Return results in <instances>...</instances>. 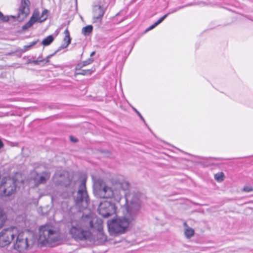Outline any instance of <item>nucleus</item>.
<instances>
[{
    "label": "nucleus",
    "instance_id": "obj_1",
    "mask_svg": "<svg viewBox=\"0 0 253 253\" xmlns=\"http://www.w3.org/2000/svg\"><path fill=\"white\" fill-rule=\"evenodd\" d=\"M125 196L127 204L125 217L114 219L108 223L109 231L114 233H125L129 223L136 217L141 208L139 192L129 191L125 193Z\"/></svg>",
    "mask_w": 253,
    "mask_h": 253
},
{
    "label": "nucleus",
    "instance_id": "obj_2",
    "mask_svg": "<svg viewBox=\"0 0 253 253\" xmlns=\"http://www.w3.org/2000/svg\"><path fill=\"white\" fill-rule=\"evenodd\" d=\"M130 184L128 181H119L111 187L106 185L101 186L98 191V195L100 198H112L116 202H119L123 197V192L128 190Z\"/></svg>",
    "mask_w": 253,
    "mask_h": 253
},
{
    "label": "nucleus",
    "instance_id": "obj_3",
    "mask_svg": "<svg viewBox=\"0 0 253 253\" xmlns=\"http://www.w3.org/2000/svg\"><path fill=\"white\" fill-rule=\"evenodd\" d=\"M15 236L16 239L14 242V248L20 252L24 251L33 245L32 235L28 231L20 232Z\"/></svg>",
    "mask_w": 253,
    "mask_h": 253
},
{
    "label": "nucleus",
    "instance_id": "obj_4",
    "mask_svg": "<svg viewBox=\"0 0 253 253\" xmlns=\"http://www.w3.org/2000/svg\"><path fill=\"white\" fill-rule=\"evenodd\" d=\"M58 240L57 233L49 225L42 226L39 229V241L42 244L54 243Z\"/></svg>",
    "mask_w": 253,
    "mask_h": 253
},
{
    "label": "nucleus",
    "instance_id": "obj_5",
    "mask_svg": "<svg viewBox=\"0 0 253 253\" xmlns=\"http://www.w3.org/2000/svg\"><path fill=\"white\" fill-rule=\"evenodd\" d=\"M76 206L80 208H86L89 204V198L86 190V180L81 181L77 191V195L74 197Z\"/></svg>",
    "mask_w": 253,
    "mask_h": 253
},
{
    "label": "nucleus",
    "instance_id": "obj_6",
    "mask_svg": "<svg viewBox=\"0 0 253 253\" xmlns=\"http://www.w3.org/2000/svg\"><path fill=\"white\" fill-rule=\"evenodd\" d=\"M70 234L76 240H90L92 236L90 231L79 225L72 226L70 230Z\"/></svg>",
    "mask_w": 253,
    "mask_h": 253
},
{
    "label": "nucleus",
    "instance_id": "obj_7",
    "mask_svg": "<svg viewBox=\"0 0 253 253\" xmlns=\"http://www.w3.org/2000/svg\"><path fill=\"white\" fill-rule=\"evenodd\" d=\"M48 10L44 9L41 16H40V11L38 9H35L30 19V20L22 26V30H25L32 27L34 24L38 22L42 23L45 21L48 17Z\"/></svg>",
    "mask_w": 253,
    "mask_h": 253
},
{
    "label": "nucleus",
    "instance_id": "obj_8",
    "mask_svg": "<svg viewBox=\"0 0 253 253\" xmlns=\"http://www.w3.org/2000/svg\"><path fill=\"white\" fill-rule=\"evenodd\" d=\"M17 233L16 227H10L2 230L0 232V246L5 247L10 244Z\"/></svg>",
    "mask_w": 253,
    "mask_h": 253
},
{
    "label": "nucleus",
    "instance_id": "obj_9",
    "mask_svg": "<svg viewBox=\"0 0 253 253\" xmlns=\"http://www.w3.org/2000/svg\"><path fill=\"white\" fill-rule=\"evenodd\" d=\"M97 211L102 216L108 217L116 213V207L114 203L105 201L100 203Z\"/></svg>",
    "mask_w": 253,
    "mask_h": 253
},
{
    "label": "nucleus",
    "instance_id": "obj_10",
    "mask_svg": "<svg viewBox=\"0 0 253 253\" xmlns=\"http://www.w3.org/2000/svg\"><path fill=\"white\" fill-rule=\"evenodd\" d=\"M2 196L9 197L13 194L16 191V183L13 180L10 179L5 182H4L3 179L0 188H2Z\"/></svg>",
    "mask_w": 253,
    "mask_h": 253
},
{
    "label": "nucleus",
    "instance_id": "obj_11",
    "mask_svg": "<svg viewBox=\"0 0 253 253\" xmlns=\"http://www.w3.org/2000/svg\"><path fill=\"white\" fill-rule=\"evenodd\" d=\"M30 1L29 0H21L18 8L17 16V20L21 21L27 17L30 13Z\"/></svg>",
    "mask_w": 253,
    "mask_h": 253
},
{
    "label": "nucleus",
    "instance_id": "obj_12",
    "mask_svg": "<svg viewBox=\"0 0 253 253\" xmlns=\"http://www.w3.org/2000/svg\"><path fill=\"white\" fill-rule=\"evenodd\" d=\"M106 6L101 4V2L93 7V22H99L102 21L103 16L106 10Z\"/></svg>",
    "mask_w": 253,
    "mask_h": 253
},
{
    "label": "nucleus",
    "instance_id": "obj_13",
    "mask_svg": "<svg viewBox=\"0 0 253 253\" xmlns=\"http://www.w3.org/2000/svg\"><path fill=\"white\" fill-rule=\"evenodd\" d=\"M94 221V218H93L90 214L83 215L81 222L80 225L86 230L89 231L90 227H92V223Z\"/></svg>",
    "mask_w": 253,
    "mask_h": 253
},
{
    "label": "nucleus",
    "instance_id": "obj_14",
    "mask_svg": "<svg viewBox=\"0 0 253 253\" xmlns=\"http://www.w3.org/2000/svg\"><path fill=\"white\" fill-rule=\"evenodd\" d=\"M65 37L63 39L64 42V43L62 44L53 53L50 54L47 56V58L51 57L54 56L57 52L61 50V49L66 48L69 44L71 43V38L70 36V33L68 30L67 29L64 31Z\"/></svg>",
    "mask_w": 253,
    "mask_h": 253
},
{
    "label": "nucleus",
    "instance_id": "obj_15",
    "mask_svg": "<svg viewBox=\"0 0 253 253\" xmlns=\"http://www.w3.org/2000/svg\"><path fill=\"white\" fill-rule=\"evenodd\" d=\"M98 231L100 232L102 230V221L100 219L94 218V221L92 223V227H90L89 230Z\"/></svg>",
    "mask_w": 253,
    "mask_h": 253
},
{
    "label": "nucleus",
    "instance_id": "obj_16",
    "mask_svg": "<svg viewBox=\"0 0 253 253\" xmlns=\"http://www.w3.org/2000/svg\"><path fill=\"white\" fill-rule=\"evenodd\" d=\"M74 192L75 189L66 187L65 189L61 193L60 196L63 199H68L72 196Z\"/></svg>",
    "mask_w": 253,
    "mask_h": 253
},
{
    "label": "nucleus",
    "instance_id": "obj_17",
    "mask_svg": "<svg viewBox=\"0 0 253 253\" xmlns=\"http://www.w3.org/2000/svg\"><path fill=\"white\" fill-rule=\"evenodd\" d=\"M50 176V174L49 172L46 171H43L37 180L36 182L38 184H44L49 179Z\"/></svg>",
    "mask_w": 253,
    "mask_h": 253
},
{
    "label": "nucleus",
    "instance_id": "obj_18",
    "mask_svg": "<svg viewBox=\"0 0 253 253\" xmlns=\"http://www.w3.org/2000/svg\"><path fill=\"white\" fill-rule=\"evenodd\" d=\"M93 61H94V60L92 58H89L88 59H87V60H86L85 61L78 63L76 65L75 69L76 71L81 70V69L82 68L91 64L93 62Z\"/></svg>",
    "mask_w": 253,
    "mask_h": 253
},
{
    "label": "nucleus",
    "instance_id": "obj_19",
    "mask_svg": "<svg viewBox=\"0 0 253 253\" xmlns=\"http://www.w3.org/2000/svg\"><path fill=\"white\" fill-rule=\"evenodd\" d=\"M186 6H178L176 8H175L174 9H173L170 12H169V13L166 14L165 15H164L163 16H162L161 18H160L157 22H155L156 23V24L157 25H158L159 24H160L161 23H162L167 17V16L170 14H171V13H173L182 8H183V7H185Z\"/></svg>",
    "mask_w": 253,
    "mask_h": 253
},
{
    "label": "nucleus",
    "instance_id": "obj_20",
    "mask_svg": "<svg viewBox=\"0 0 253 253\" xmlns=\"http://www.w3.org/2000/svg\"><path fill=\"white\" fill-rule=\"evenodd\" d=\"M7 220V216L3 210L0 208V229L4 225Z\"/></svg>",
    "mask_w": 253,
    "mask_h": 253
},
{
    "label": "nucleus",
    "instance_id": "obj_21",
    "mask_svg": "<svg viewBox=\"0 0 253 253\" xmlns=\"http://www.w3.org/2000/svg\"><path fill=\"white\" fill-rule=\"evenodd\" d=\"M76 72L75 73V76H76L79 75H90L94 71L92 69H87V70H84L81 69V70L76 71Z\"/></svg>",
    "mask_w": 253,
    "mask_h": 253
},
{
    "label": "nucleus",
    "instance_id": "obj_22",
    "mask_svg": "<svg viewBox=\"0 0 253 253\" xmlns=\"http://www.w3.org/2000/svg\"><path fill=\"white\" fill-rule=\"evenodd\" d=\"M54 40V37L52 35H49L44 39L42 42V44L44 46H47L51 44Z\"/></svg>",
    "mask_w": 253,
    "mask_h": 253
},
{
    "label": "nucleus",
    "instance_id": "obj_23",
    "mask_svg": "<svg viewBox=\"0 0 253 253\" xmlns=\"http://www.w3.org/2000/svg\"><path fill=\"white\" fill-rule=\"evenodd\" d=\"M93 30L91 25H87L82 29V33L84 36H88Z\"/></svg>",
    "mask_w": 253,
    "mask_h": 253
},
{
    "label": "nucleus",
    "instance_id": "obj_24",
    "mask_svg": "<svg viewBox=\"0 0 253 253\" xmlns=\"http://www.w3.org/2000/svg\"><path fill=\"white\" fill-rule=\"evenodd\" d=\"M38 42H39V40H37V41H33V42H30L28 45H24L22 49V51L23 52H25L27 51V50L30 49L33 46L36 45L38 43Z\"/></svg>",
    "mask_w": 253,
    "mask_h": 253
},
{
    "label": "nucleus",
    "instance_id": "obj_25",
    "mask_svg": "<svg viewBox=\"0 0 253 253\" xmlns=\"http://www.w3.org/2000/svg\"><path fill=\"white\" fill-rule=\"evenodd\" d=\"M194 232H195L194 229H193L192 228L188 227L187 228L185 229L184 234L187 238L190 239L194 235Z\"/></svg>",
    "mask_w": 253,
    "mask_h": 253
},
{
    "label": "nucleus",
    "instance_id": "obj_26",
    "mask_svg": "<svg viewBox=\"0 0 253 253\" xmlns=\"http://www.w3.org/2000/svg\"><path fill=\"white\" fill-rule=\"evenodd\" d=\"M44 60L40 59V57H38L37 60H32L31 59H28L27 64H34V65H39L40 62H43Z\"/></svg>",
    "mask_w": 253,
    "mask_h": 253
},
{
    "label": "nucleus",
    "instance_id": "obj_27",
    "mask_svg": "<svg viewBox=\"0 0 253 253\" xmlns=\"http://www.w3.org/2000/svg\"><path fill=\"white\" fill-rule=\"evenodd\" d=\"M224 174L223 172H219L214 175V178L218 182L223 180Z\"/></svg>",
    "mask_w": 253,
    "mask_h": 253
},
{
    "label": "nucleus",
    "instance_id": "obj_28",
    "mask_svg": "<svg viewBox=\"0 0 253 253\" xmlns=\"http://www.w3.org/2000/svg\"><path fill=\"white\" fill-rule=\"evenodd\" d=\"M0 20L3 22H7L9 20L8 16H4L1 12L0 11Z\"/></svg>",
    "mask_w": 253,
    "mask_h": 253
},
{
    "label": "nucleus",
    "instance_id": "obj_29",
    "mask_svg": "<svg viewBox=\"0 0 253 253\" xmlns=\"http://www.w3.org/2000/svg\"><path fill=\"white\" fill-rule=\"evenodd\" d=\"M133 110H134V111L137 114V115L139 117V118H140V119L144 122L145 125H147V124L144 119V118L143 117V116L141 115V114L140 113V112L137 110L134 107H132Z\"/></svg>",
    "mask_w": 253,
    "mask_h": 253
},
{
    "label": "nucleus",
    "instance_id": "obj_30",
    "mask_svg": "<svg viewBox=\"0 0 253 253\" xmlns=\"http://www.w3.org/2000/svg\"><path fill=\"white\" fill-rule=\"evenodd\" d=\"M243 191L246 192L253 191V188L252 186L246 185L244 187Z\"/></svg>",
    "mask_w": 253,
    "mask_h": 253
},
{
    "label": "nucleus",
    "instance_id": "obj_31",
    "mask_svg": "<svg viewBox=\"0 0 253 253\" xmlns=\"http://www.w3.org/2000/svg\"><path fill=\"white\" fill-rule=\"evenodd\" d=\"M70 140L71 141L74 143L77 142L78 141V139L73 136H70Z\"/></svg>",
    "mask_w": 253,
    "mask_h": 253
},
{
    "label": "nucleus",
    "instance_id": "obj_32",
    "mask_svg": "<svg viewBox=\"0 0 253 253\" xmlns=\"http://www.w3.org/2000/svg\"><path fill=\"white\" fill-rule=\"evenodd\" d=\"M157 25L155 23H154L153 25H152L151 26H150L149 27H148L146 31H148L149 30H151L152 29H153V28H154L155 27H156Z\"/></svg>",
    "mask_w": 253,
    "mask_h": 253
},
{
    "label": "nucleus",
    "instance_id": "obj_33",
    "mask_svg": "<svg viewBox=\"0 0 253 253\" xmlns=\"http://www.w3.org/2000/svg\"><path fill=\"white\" fill-rule=\"evenodd\" d=\"M216 159L217 160L221 161V160H230L231 159H224V158H216Z\"/></svg>",
    "mask_w": 253,
    "mask_h": 253
},
{
    "label": "nucleus",
    "instance_id": "obj_34",
    "mask_svg": "<svg viewBox=\"0 0 253 253\" xmlns=\"http://www.w3.org/2000/svg\"><path fill=\"white\" fill-rule=\"evenodd\" d=\"M50 57L49 58H47V56L46 57L45 59H43V60H44L43 61H45L46 63H48L49 62V59L50 58Z\"/></svg>",
    "mask_w": 253,
    "mask_h": 253
},
{
    "label": "nucleus",
    "instance_id": "obj_35",
    "mask_svg": "<svg viewBox=\"0 0 253 253\" xmlns=\"http://www.w3.org/2000/svg\"><path fill=\"white\" fill-rule=\"evenodd\" d=\"M3 144L2 142V141L0 139V149L2 147H3Z\"/></svg>",
    "mask_w": 253,
    "mask_h": 253
},
{
    "label": "nucleus",
    "instance_id": "obj_36",
    "mask_svg": "<svg viewBox=\"0 0 253 253\" xmlns=\"http://www.w3.org/2000/svg\"><path fill=\"white\" fill-rule=\"evenodd\" d=\"M95 53V51H92L91 53H90V58H91L92 56H93Z\"/></svg>",
    "mask_w": 253,
    "mask_h": 253
},
{
    "label": "nucleus",
    "instance_id": "obj_37",
    "mask_svg": "<svg viewBox=\"0 0 253 253\" xmlns=\"http://www.w3.org/2000/svg\"><path fill=\"white\" fill-rule=\"evenodd\" d=\"M10 17L13 18H15L16 17L15 16H12V15H11Z\"/></svg>",
    "mask_w": 253,
    "mask_h": 253
},
{
    "label": "nucleus",
    "instance_id": "obj_38",
    "mask_svg": "<svg viewBox=\"0 0 253 253\" xmlns=\"http://www.w3.org/2000/svg\"><path fill=\"white\" fill-rule=\"evenodd\" d=\"M59 176L60 177H61V176H62V174L61 173H60V174L59 175Z\"/></svg>",
    "mask_w": 253,
    "mask_h": 253
},
{
    "label": "nucleus",
    "instance_id": "obj_39",
    "mask_svg": "<svg viewBox=\"0 0 253 253\" xmlns=\"http://www.w3.org/2000/svg\"><path fill=\"white\" fill-rule=\"evenodd\" d=\"M39 57H40V59H43L41 57L39 56Z\"/></svg>",
    "mask_w": 253,
    "mask_h": 253
},
{
    "label": "nucleus",
    "instance_id": "obj_40",
    "mask_svg": "<svg viewBox=\"0 0 253 253\" xmlns=\"http://www.w3.org/2000/svg\"><path fill=\"white\" fill-rule=\"evenodd\" d=\"M146 126L148 127V129H150V127H149V126H148V125H146Z\"/></svg>",
    "mask_w": 253,
    "mask_h": 253
}]
</instances>
